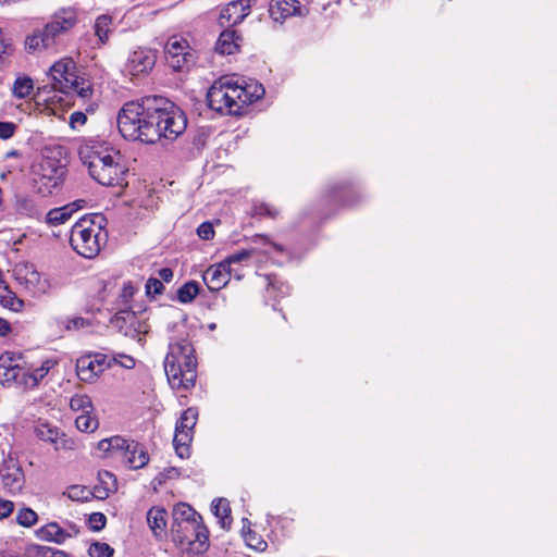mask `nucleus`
<instances>
[{
	"label": "nucleus",
	"instance_id": "338daca9",
	"mask_svg": "<svg viewBox=\"0 0 557 557\" xmlns=\"http://www.w3.org/2000/svg\"><path fill=\"white\" fill-rule=\"evenodd\" d=\"M258 240H263V242L270 243L268 237L264 236V235H256L255 238H253V242L257 243Z\"/></svg>",
	"mask_w": 557,
	"mask_h": 557
},
{
	"label": "nucleus",
	"instance_id": "423d86ee",
	"mask_svg": "<svg viewBox=\"0 0 557 557\" xmlns=\"http://www.w3.org/2000/svg\"><path fill=\"white\" fill-rule=\"evenodd\" d=\"M171 535L174 543L191 554H202L209 547V531L202 521L172 523Z\"/></svg>",
	"mask_w": 557,
	"mask_h": 557
},
{
	"label": "nucleus",
	"instance_id": "bb28decb",
	"mask_svg": "<svg viewBox=\"0 0 557 557\" xmlns=\"http://www.w3.org/2000/svg\"><path fill=\"white\" fill-rule=\"evenodd\" d=\"M194 435L188 432L178 430L175 428V434L173 438V445L176 454L181 458L188 457L189 455V445L193 441Z\"/></svg>",
	"mask_w": 557,
	"mask_h": 557
},
{
	"label": "nucleus",
	"instance_id": "f3484780",
	"mask_svg": "<svg viewBox=\"0 0 557 557\" xmlns=\"http://www.w3.org/2000/svg\"><path fill=\"white\" fill-rule=\"evenodd\" d=\"M269 13L273 21L283 23L287 17L299 14V1L272 0Z\"/></svg>",
	"mask_w": 557,
	"mask_h": 557
},
{
	"label": "nucleus",
	"instance_id": "dca6fc26",
	"mask_svg": "<svg viewBox=\"0 0 557 557\" xmlns=\"http://www.w3.org/2000/svg\"><path fill=\"white\" fill-rule=\"evenodd\" d=\"M177 368H178V370H177L176 376L171 375L175 371H173V372L165 371V374H166L170 385L176 389H188L191 386H194L195 382H196V377H197V371H196L197 366H191V367L187 368L185 366L180 364Z\"/></svg>",
	"mask_w": 557,
	"mask_h": 557
},
{
	"label": "nucleus",
	"instance_id": "09e8293b",
	"mask_svg": "<svg viewBox=\"0 0 557 557\" xmlns=\"http://www.w3.org/2000/svg\"><path fill=\"white\" fill-rule=\"evenodd\" d=\"M107 523V517L102 512H94L89 516L88 524L92 531H101Z\"/></svg>",
	"mask_w": 557,
	"mask_h": 557
},
{
	"label": "nucleus",
	"instance_id": "bf43d9fd",
	"mask_svg": "<svg viewBox=\"0 0 557 557\" xmlns=\"http://www.w3.org/2000/svg\"><path fill=\"white\" fill-rule=\"evenodd\" d=\"M158 275L161 282L164 281L169 283L172 281L174 273L173 270L170 268H162L158 271Z\"/></svg>",
	"mask_w": 557,
	"mask_h": 557
},
{
	"label": "nucleus",
	"instance_id": "f257e3e1",
	"mask_svg": "<svg viewBox=\"0 0 557 557\" xmlns=\"http://www.w3.org/2000/svg\"><path fill=\"white\" fill-rule=\"evenodd\" d=\"M187 126L185 113L166 98L153 96L126 102L117 114V128L128 140L154 144L175 139Z\"/></svg>",
	"mask_w": 557,
	"mask_h": 557
},
{
	"label": "nucleus",
	"instance_id": "412c9836",
	"mask_svg": "<svg viewBox=\"0 0 557 557\" xmlns=\"http://www.w3.org/2000/svg\"><path fill=\"white\" fill-rule=\"evenodd\" d=\"M50 22H53L58 27L67 33L78 22L77 11L74 8H61L54 12Z\"/></svg>",
	"mask_w": 557,
	"mask_h": 557
},
{
	"label": "nucleus",
	"instance_id": "6e6552de",
	"mask_svg": "<svg viewBox=\"0 0 557 557\" xmlns=\"http://www.w3.org/2000/svg\"><path fill=\"white\" fill-rule=\"evenodd\" d=\"M195 350L193 345L186 338H180L176 341H171L169 344V351L164 359V371H177L180 364L185 366L187 368L191 366H197V360L194 355ZM177 372L171 374L172 376H176Z\"/></svg>",
	"mask_w": 557,
	"mask_h": 557
},
{
	"label": "nucleus",
	"instance_id": "603ef678",
	"mask_svg": "<svg viewBox=\"0 0 557 557\" xmlns=\"http://www.w3.org/2000/svg\"><path fill=\"white\" fill-rule=\"evenodd\" d=\"M112 362L119 363L121 367L125 369H133L136 364V361L133 357L124 354L113 355Z\"/></svg>",
	"mask_w": 557,
	"mask_h": 557
},
{
	"label": "nucleus",
	"instance_id": "37998d69",
	"mask_svg": "<svg viewBox=\"0 0 557 557\" xmlns=\"http://www.w3.org/2000/svg\"><path fill=\"white\" fill-rule=\"evenodd\" d=\"M245 94L247 96V104L252 103L253 101L259 100L264 95V88L261 84L253 83L246 86H243Z\"/></svg>",
	"mask_w": 557,
	"mask_h": 557
},
{
	"label": "nucleus",
	"instance_id": "cd10ccee",
	"mask_svg": "<svg viewBox=\"0 0 557 557\" xmlns=\"http://www.w3.org/2000/svg\"><path fill=\"white\" fill-rule=\"evenodd\" d=\"M25 46L28 52H34L41 49L52 48L49 40H47L44 29H36L32 35L26 37Z\"/></svg>",
	"mask_w": 557,
	"mask_h": 557
},
{
	"label": "nucleus",
	"instance_id": "a211bd4d",
	"mask_svg": "<svg viewBox=\"0 0 557 557\" xmlns=\"http://www.w3.org/2000/svg\"><path fill=\"white\" fill-rule=\"evenodd\" d=\"M36 436L45 442H49L55 445V449L67 448L69 440L65 434L60 432L58 428H54L46 422H40L35 428Z\"/></svg>",
	"mask_w": 557,
	"mask_h": 557
},
{
	"label": "nucleus",
	"instance_id": "7ed1b4c3",
	"mask_svg": "<svg viewBox=\"0 0 557 557\" xmlns=\"http://www.w3.org/2000/svg\"><path fill=\"white\" fill-rule=\"evenodd\" d=\"M106 225L107 219L101 213L82 216L71 230L72 248L85 258L97 257L108 242Z\"/></svg>",
	"mask_w": 557,
	"mask_h": 557
},
{
	"label": "nucleus",
	"instance_id": "2f4dec72",
	"mask_svg": "<svg viewBox=\"0 0 557 557\" xmlns=\"http://www.w3.org/2000/svg\"><path fill=\"white\" fill-rule=\"evenodd\" d=\"M72 207L63 206L61 208L51 209L47 215L46 221L50 225H60L66 222L72 216Z\"/></svg>",
	"mask_w": 557,
	"mask_h": 557
},
{
	"label": "nucleus",
	"instance_id": "c03bdc74",
	"mask_svg": "<svg viewBox=\"0 0 557 557\" xmlns=\"http://www.w3.org/2000/svg\"><path fill=\"white\" fill-rule=\"evenodd\" d=\"M90 557H111L113 555V548L107 543H94L88 549Z\"/></svg>",
	"mask_w": 557,
	"mask_h": 557
},
{
	"label": "nucleus",
	"instance_id": "f704fd0d",
	"mask_svg": "<svg viewBox=\"0 0 557 557\" xmlns=\"http://www.w3.org/2000/svg\"><path fill=\"white\" fill-rule=\"evenodd\" d=\"M199 293V284L195 281H189L181 286L177 290V299L182 304L193 301Z\"/></svg>",
	"mask_w": 557,
	"mask_h": 557
},
{
	"label": "nucleus",
	"instance_id": "9b49d317",
	"mask_svg": "<svg viewBox=\"0 0 557 557\" xmlns=\"http://www.w3.org/2000/svg\"><path fill=\"white\" fill-rule=\"evenodd\" d=\"M164 49L166 59L175 71H182L193 62V54L188 51L189 46L183 38L176 36L169 38Z\"/></svg>",
	"mask_w": 557,
	"mask_h": 557
},
{
	"label": "nucleus",
	"instance_id": "f8f14e48",
	"mask_svg": "<svg viewBox=\"0 0 557 557\" xmlns=\"http://www.w3.org/2000/svg\"><path fill=\"white\" fill-rule=\"evenodd\" d=\"M156 61L157 54L153 50L138 48L128 55L126 70L133 76L146 74L153 69Z\"/></svg>",
	"mask_w": 557,
	"mask_h": 557
},
{
	"label": "nucleus",
	"instance_id": "e2e57ef3",
	"mask_svg": "<svg viewBox=\"0 0 557 557\" xmlns=\"http://www.w3.org/2000/svg\"><path fill=\"white\" fill-rule=\"evenodd\" d=\"M85 205H86V201L84 199H78V200H75L74 202L69 203L67 206L72 207L71 210H72V214H73L75 211L84 208Z\"/></svg>",
	"mask_w": 557,
	"mask_h": 557
},
{
	"label": "nucleus",
	"instance_id": "79ce46f5",
	"mask_svg": "<svg viewBox=\"0 0 557 557\" xmlns=\"http://www.w3.org/2000/svg\"><path fill=\"white\" fill-rule=\"evenodd\" d=\"M252 215L275 219L278 215V210L267 202H256L252 207Z\"/></svg>",
	"mask_w": 557,
	"mask_h": 557
},
{
	"label": "nucleus",
	"instance_id": "c9c22d12",
	"mask_svg": "<svg viewBox=\"0 0 557 557\" xmlns=\"http://www.w3.org/2000/svg\"><path fill=\"white\" fill-rule=\"evenodd\" d=\"M41 169L44 171L50 170L52 173L50 174H42L44 177H47L51 183L52 186L55 187L61 182L62 176L64 175L65 169L63 165H54L51 160H46L41 163Z\"/></svg>",
	"mask_w": 557,
	"mask_h": 557
},
{
	"label": "nucleus",
	"instance_id": "7c9ffc66",
	"mask_svg": "<svg viewBox=\"0 0 557 557\" xmlns=\"http://www.w3.org/2000/svg\"><path fill=\"white\" fill-rule=\"evenodd\" d=\"M112 17L110 15H100L96 18L94 28L95 35L98 37L100 45H104L109 39L111 33Z\"/></svg>",
	"mask_w": 557,
	"mask_h": 557
},
{
	"label": "nucleus",
	"instance_id": "4c0bfd02",
	"mask_svg": "<svg viewBox=\"0 0 557 557\" xmlns=\"http://www.w3.org/2000/svg\"><path fill=\"white\" fill-rule=\"evenodd\" d=\"M66 495L72 500L85 502L88 500L90 497H94V488L89 490L86 486L72 485L67 488Z\"/></svg>",
	"mask_w": 557,
	"mask_h": 557
},
{
	"label": "nucleus",
	"instance_id": "6e6d98bb",
	"mask_svg": "<svg viewBox=\"0 0 557 557\" xmlns=\"http://www.w3.org/2000/svg\"><path fill=\"white\" fill-rule=\"evenodd\" d=\"M13 502L0 498V520L8 518L13 512Z\"/></svg>",
	"mask_w": 557,
	"mask_h": 557
},
{
	"label": "nucleus",
	"instance_id": "a19ab883",
	"mask_svg": "<svg viewBox=\"0 0 557 557\" xmlns=\"http://www.w3.org/2000/svg\"><path fill=\"white\" fill-rule=\"evenodd\" d=\"M15 519L20 525L29 528L37 522L38 516L30 508H22L17 511Z\"/></svg>",
	"mask_w": 557,
	"mask_h": 557
},
{
	"label": "nucleus",
	"instance_id": "9d476101",
	"mask_svg": "<svg viewBox=\"0 0 557 557\" xmlns=\"http://www.w3.org/2000/svg\"><path fill=\"white\" fill-rule=\"evenodd\" d=\"M111 325L125 336L136 338L140 334H146V324L141 322L138 315L129 310L123 309L117 311L111 319Z\"/></svg>",
	"mask_w": 557,
	"mask_h": 557
},
{
	"label": "nucleus",
	"instance_id": "0eeeda50",
	"mask_svg": "<svg viewBox=\"0 0 557 557\" xmlns=\"http://www.w3.org/2000/svg\"><path fill=\"white\" fill-rule=\"evenodd\" d=\"M98 448L102 451L121 453L131 469H141L149 461V455L143 445L135 441H127L121 436L101 440Z\"/></svg>",
	"mask_w": 557,
	"mask_h": 557
},
{
	"label": "nucleus",
	"instance_id": "20e7f679",
	"mask_svg": "<svg viewBox=\"0 0 557 557\" xmlns=\"http://www.w3.org/2000/svg\"><path fill=\"white\" fill-rule=\"evenodd\" d=\"M22 356L14 352H4L0 356V383L7 386H17L32 389L57 364L53 359L45 360L39 368L34 370L22 364Z\"/></svg>",
	"mask_w": 557,
	"mask_h": 557
},
{
	"label": "nucleus",
	"instance_id": "de8ad7c7",
	"mask_svg": "<svg viewBox=\"0 0 557 557\" xmlns=\"http://www.w3.org/2000/svg\"><path fill=\"white\" fill-rule=\"evenodd\" d=\"M42 29H44V32L46 34L47 40L50 41L52 47L55 46L57 38L60 35L66 33L63 29H61L60 27H58L57 24H54L53 22H48Z\"/></svg>",
	"mask_w": 557,
	"mask_h": 557
},
{
	"label": "nucleus",
	"instance_id": "0e129e2a",
	"mask_svg": "<svg viewBox=\"0 0 557 557\" xmlns=\"http://www.w3.org/2000/svg\"><path fill=\"white\" fill-rule=\"evenodd\" d=\"M48 552L50 554L48 557H70L63 550H55V549L48 548Z\"/></svg>",
	"mask_w": 557,
	"mask_h": 557
},
{
	"label": "nucleus",
	"instance_id": "8fccbe9b",
	"mask_svg": "<svg viewBox=\"0 0 557 557\" xmlns=\"http://www.w3.org/2000/svg\"><path fill=\"white\" fill-rule=\"evenodd\" d=\"M90 325H91V323L89 320L84 319L82 317H75V318L66 320L65 329L67 331H73V330H81L84 327H88Z\"/></svg>",
	"mask_w": 557,
	"mask_h": 557
},
{
	"label": "nucleus",
	"instance_id": "ea45409f",
	"mask_svg": "<svg viewBox=\"0 0 557 557\" xmlns=\"http://www.w3.org/2000/svg\"><path fill=\"white\" fill-rule=\"evenodd\" d=\"M4 295L0 294V304L13 311H20L24 306L23 300L17 298L15 294L7 288H4Z\"/></svg>",
	"mask_w": 557,
	"mask_h": 557
},
{
	"label": "nucleus",
	"instance_id": "052dcab7",
	"mask_svg": "<svg viewBox=\"0 0 557 557\" xmlns=\"http://www.w3.org/2000/svg\"><path fill=\"white\" fill-rule=\"evenodd\" d=\"M65 533L69 534V539L76 536L79 533V529L74 523L67 522L66 528H63Z\"/></svg>",
	"mask_w": 557,
	"mask_h": 557
},
{
	"label": "nucleus",
	"instance_id": "f03ea898",
	"mask_svg": "<svg viewBox=\"0 0 557 557\" xmlns=\"http://www.w3.org/2000/svg\"><path fill=\"white\" fill-rule=\"evenodd\" d=\"M79 158L89 175L103 186L126 185L127 168L120 151L108 145L87 144L79 148Z\"/></svg>",
	"mask_w": 557,
	"mask_h": 557
},
{
	"label": "nucleus",
	"instance_id": "69168bd1",
	"mask_svg": "<svg viewBox=\"0 0 557 557\" xmlns=\"http://www.w3.org/2000/svg\"><path fill=\"white\" fill-rule=\"evenodd\" d=\"M134 294V288L132 285H125L123 288V296L124 297H131Z\"/></svg>",
	"mask_w": 557,
	"mask_h": 557
},
{
	"label": "nucleus",
	"instance_id": "49530a36",
	"mask_svg": "<svg viewBox=\"0 0 557 557\" xmlns=\"http://www.w3.org/2000/svg\"><path fill=\"white\" fill-rule=\"evenodd\" d=\"M92 362L96 364L97 371L103 373L108 368L111 367L112 357L104 354H90L88 355Z\"/></svg>",
	"mask_w": 557,
	"mask_h": 557
},
{
	"label": "nucleus",
	"instance_id": "e433bc0d",
	"mask_svg": "<svg viewBox=\"0 0 557 557\" xmlns=\"http://www.w3.org/2000/svg\"><path fill=\"white\" fill-rule=\"evenodd\" d=\"M76 428L81 432L92 433L99 426L98 419L91 413H82L75 420Z\"/></svg>",
	"mask_w": 557,
	"mask_h": 557
},
{
	"label": "nucleus",
	"instance_id": "b1692460",
	"mask_svg": "<svg viewBox=\"0 0 557 557\" xmlns=\"http://www.w3.org/2000/svg\"><path fill=\"white\" fill-rule=\"evenodd\" d=\"M76 372L79 380L84 382H91L101 374V372L97 371L96 364L88 355L82 356L77 359Z\"/></svg>",
	"mask_w": 557,
	"mask_h": 557
},
{
	"label": "nucleus",
	"instance_id": "774afa93",
	"mask_svg": "<svg viewBox=\"0 0 557 557\" xmlns=\"http://www.w3.org/2000/svg\"><path fill=\"white\" fill-rule=\"evenodd\" d=\"M270 244H271V246H272L276 251H278V252H283L284 248H283V246H282V245L276 244V243H270Z\"/></svg>",
	"mask_w": 557,
	"mask_h": 557
},
{
	"label": "nucleus",
	"instance_id": "4be33fe9",
	"mask_svg": "<svg viewBox=\"0 0 557 557\" xmlns=\"http://www.w3.org/2000/svg\"><path fill=\"white\" fill-rule=\"evenodd\" d=\"M38 539L42 541L62 544L69 539V534L57 522H50L37 530Z\"/></svg>",
	"mask_w": 557,
	"mask_h": 557
},
{
	"label": "nucleus",
	"instance_id": "5fc2aeb1",
	"mask_svg": "<svg viewBox=\"0 0 557 557\" xmlns=\"http://www.w3.org/2000/svg\"><path fill=\"white\" fill-rule=\"evenodd\" d=\"M16 128H17L16 124H14L12 122H0V138L1 139L11 138L14 135Z\"/></svg>",
	"mask_w": 557,
	"mask_h": 557
},
{
	"label": "nucleus",
	"instance_id": "1a4fd4ad",
	"mask_svg": "<svg viewBox=\"0 0 557 557\" xmlns=\"http://www.w3.org/2000/svg\"><path fill=\"white\" fill-rule=\"evenodd\" d=\"M76 65L70 58L61 59L49 70V77L53 90L71 94V86L76 82Z\"/></svg>",
	"mask_w": 557,
	"mask_h": 557
},
{
	"label": "nucleus",
	"instance_id": "c756f323",
	"mask_svg": "<svg viewBox=\"0 0 557 557\" xmlns=\"http://www.w3.org/2000/svg\"><path fill=\"white\" fill-rule=\"evenodd\" d=\"M198 420V410L189 407L183 411L180 420L176 422L175 428L194 435V428Z\"/></svg>",
	"mask_w": 557,
	"mask_h": 557
},
{
	"label": "nucleus",
	"instance_id": "5701e85b",
	"mask_svg": "<svg viewBox=\"0 0 557 557\" xmlns=\"http://www.w3.org/2000/svg\"><path fill=\"white\" fill-rule=\"evenodd\" d=\"M168 512L164 508L152 507L147 512V522L156 536L165 532Z\"/></svg>",
	"mask_w": 557,
	"mask_h": 557
},
{
	"label": "nucleus",
	"instance_id": "4d7b16f0",
	"mask_svg": "<svg viewBox=\"0 0 557 557\" xmlns=\"http://www.w3.org/2000/svg\"><path fill=\"white\" fill-rule=\"evenodd\" d=\"M86 121V114L79 111L73 112L70 117V123L73 127H75L76 125H84Z\"/></svg>",
	"mask_w": 557,
	"mask_h": 557
},
{
	"label": "nucleus",
	"instance_id": "39448f33",
	"mask_svg": "<svg viewBox=\"0 0 557 557\" xmlns=\"http://www.w3.org/2000/svg\"><path fill=\"white\" fill-rule=\"evenodd\" d=\"M247 99L243 86L230 77H221L207 92L210 109L222 114H240L247 106Z\"/></svg>",
	"mask_w": 557,
	"mask_h": 557
},
{
	"label": "nucleus",
	"instance_id": "393cba45",
	"mask_svg": "<svg viewBox=\"0 0 557 557\" xmlns=\"http://www.w3.org/2000/svg\"><path fill=\"white\" fill-rule=\"evenodd\" d=\"M213 515L219 519V523L225 530H228L232 524L230 503L225 498L214 499L211 504Z\"/></svg>",
	"mask_w": 557,
	"mask_h": 557
},
{
	"label": "nucleus",
	"instance_id": "c85d7f7f",
	"mask_svg": "<svg viewBox=\"0 0 557 557\" xmlns=\"http://www.w3.org/2000/svg\"><path fill=\"white\" fill-rule=\"evenodd\" d=\"M26 282L34 286L35 294H47L51 288L50 280L36 270L27 273Z\"/></svg>",
	"mask_w": 557,
	"mask_h": 557
},
{
	"label": "nucleus",
	"instance_id": "4468645a",
	"mask_svg": "<svg viewBox=\"0 0 557 557\" xmlns=\"http://www.w3.org/2000/svg\"><path fill=\"white\" fill-rule=\"evenodd\" d=\"M2 484L10 493H17L24 485V473L13 459L4 461L3 468L0 470Z\"/></svg>",
	"mask_w": 557,
	"mask_h": 557
},
{
	"label": "nucleus",
	"instance_id": "2eb2a0df",
	"mask_svg": "<svg viewBox=\"0 0 557 557\" xmlns=\"http://www.w3.org/2000/svg\"><path fill=\"white\" fill-rule=\"evenodd\" d=\"M230 276L231 269H227V263L220 262L209 267L203 272L202 278L210 290L218 292L227 284Z\"/></svg>",
	"mask_w": 557,
	"mask_h": 557
},
{
	"label": "nucleus",
	"instance_id": "864d4df0",
	"mask_svg": "<svg viewBox=\"0 0 557 557\" xmlns=\"http://www.w3.org/2000/svg\"><path fill=\"white\" fill-rule=\"evenodd\" d=\"M197 234L201 239H211L214 236L213 225L210 222L201 223L197 228Z\"/></svg>",
	"mask_w": 557,
	"mask_h": 557
},
{
	"label": "nucleus",
	"instance_id": "a878e982",
	"mask_svg": "<svg viewBox=\"0 0 557 557\" xmlns=\"http://www.w3.org/2000/svg\"><path fill=\"white\" fill-rule=\"evenodd\" d=\"M191 521H202V518L195 509H193L189 505L185 503L178 504L174 507L172 523H184Z\"/></svg>",
	"mask_w": 557,
	"mask_h": 557
},
{
	"label": "nucleus",
	"instance_id": "6ab92c4d",
	"mask_svg": "<svg viewBox=\"0 0 557 557\" xmlns=\"http://www.w3.org/2000/svg\"><path fill=\"white\" fill-rule=\"evenodd\" d=\"M117 480L114 474L109 471L98 472V483L94 486V497L106 499L110 494L116 492Z\"/></svg>",
	"mask_w": 557,
	"mask_h": 557
},
{
	"label": "nucleus",
	"instance_id": "680f3d73",
	"mask_svg": "<svg viewBox=\"0 0 557 557\" xmlns=\"http://www.w3.org/2000/svg\"><path fill=\"white\" fill-rule=\"evenodd\" d=\"M11 331L10 323L0 318V336H5Z\"/></svg>",
	"mask_w": 557,
	"mask_h": 557
},
{
	"label": "nucleus",
	"instance_id": "72a5a7b5",
	"mask_svg": "<svg viewBox=\"0 0 557 557\" xmlns=\"http://www.w3.org/2000/svg\"><path fill=\"white\" fill-rule=\"evenodd\" d=\"M70 408L73 411H82V413H91L94 411L91 399L83 394H75L71 397Z\"/></svg>",
	"mask_w": 557,
	"mask_h": 557
},
{
	"label": "nucleus",
	"instance_id": "3c124183",
	"mask_svg": "<svg viewBox=\"0 0 557 557\" xmlns=\"http://www.w3.org/2000/svg\"><path fill=\"white\" fill-rule=\"evenodd\" d=\"M164 290V286L159 278L150 277L146 283V292L148 295H161Z\"/></svg>",
	"mask_w": 557,
	"mask_h": 557
},
{
	"label": "nucleus",
	"instance_id": "58836bf2",
	"mask_svg": "<svg viewBox=\"0 0 557 557\" xmlns=\"http://www.w3.org/2000/svg\"><path fill=\"white\" fill-rule=\"evenodd\" d=\"M71 92L77 94L81 98L86 99L92 95V86L88 81L76 75V82H73Z\"/></svg>",
	"mask_w": 557,
	"mask_h": 557
},
{
	"label": "nucleus",
	"instance_id": "a18cd8bd",
	"mask_svg": "<svg viewBox=\"0 0 557 557\" xmlns=\"http://www.w3.org/2000/svg\"><path fill=\"white\" fill-rule=\"evenodd\" d=\"M253 253V250L243 249L239 251H236L232 255H230L225 260H223V263H227V269H231L232 264L240 263L244 261H247L251 258Z\"/></svg>",
	"mask_w": 557,
	"mask_h": 557
},
{
	"label": "nucleus",
	"instance_id": "aec40b11",
	"mask_svg": "<svg viewBox=\"0 0 557 557\" xmlns=\"http://www.w3.org/2000/svg\"><path fill=\"white\" fill-rule=\"evenodd\" d=\"M240 39V36L234 29L227 28L220 34L215 44V51L220 54H233L238 50Z\"/></svg>",
	"mask_w": 557,
	"mask_h": 557
},
{
	"label": "nucleus",
	"instance_id": "13d9d810",
	"mask_svg": "<svg viewBox=\"0 0 557 557\" xmlns=\"http://www.w3.org/2000/svg\"><path fill=\"white\" fill-rule=\"evenodd\" d=\"M247 543L250 547H253L260 552L264 550L267 547V542L258 540L255 535L247 537Z\"/></svg>",
	"mask_w": 557,
	"mask_h": 557
},
{
	"label": "nucleus",
	"instance_id": "473e14b6",
	"mask_svg": "<svg viewBox=\"0 0 557 557\" xmlns=\"http://www.w3.org/2000/svg\"><path fill=\"white\" fill-rule=\"evenodd\" d=\"M34 89L33 79L28 76L17 77L13 84V96L23 99L32 94Z\"/></svg>",
	"mask_w": 557,
	"mask_h": 557
},
{
	"label": "nucleus",
	"instance_id": "ddd939ff",
	"mask_svg": "<svg viewBox=\"0 0 557 557\" xmlns=\"http://www.w3.org/2000/svg\"><path fill=\"white\" fill-rule=\"evenodd\" d=\"M256 0H235L228 2L220 13L222 26H235L240 24L250 14L251 3Z\"/></svg>",
	"mask_w": 557,
	"mask_h": 557
}]
</instances>
